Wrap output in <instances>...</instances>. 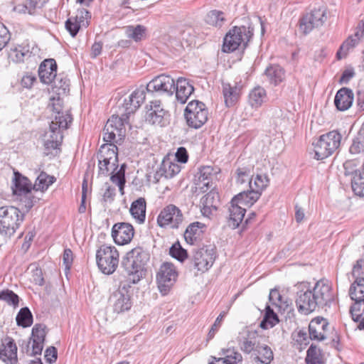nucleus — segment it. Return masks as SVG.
<instances>
[{
	"label": "nucleus",
	"mask_w": 364,
	"mask_h": 364,
	"mask_svg": "<svg viewBox=\"0 0 364 364\" xmlns=\"http://www.w3.org/2000/svg\"><path fill=\"white\" fill-rule=\"evenodd\" d=\"M296 288V306L305 315L328 305L333 299L331 285L327 280L318 281L312 288L309 283L302 282Z\"/></svg>",
	"instance_id": "f257e3e1"
},
{
	"label": "nucleus",
	"mask_w": 364,
	"mask_h": 364,
	"mask_svg": "<svg viewBox=\"0 0 364 364\" xmlns=\"http://www.w3.org/2000/svg\"><path fill=\"white\" fill-rule=\"evenodd\" d=\"M72 117L68 112L65 114L55 115L54 119L50 124V138L44 144V156L55 157L60 153L59 146L63 141L61 129H66Z\"/></svg>",
	"instance_id": "f03ea898"
},
{
	"label": "nucleus",
	"mask_w": 364,
	"mask_h": 364,
	"mask_svg": "<svg viewBox=\"0 0 364 364\" xmlns=\"http://www.w3.org/2000/svg\"><path fill=\"white\" fill-rule=\"evenodd\" d=\"M149 259V254L141 247L134 248L127 254L122 266L133 283L138 282L145 276V266Z\"/></svg>",
	"instance_id": "7ed1b4c3"
},
{
	"label": "nucleus",
	"mask_w": 364,
	"mask_h": 364,
	"mask_svg": "<svg viewBox=\"0 0 364 364\" xmlns=\"http://www.w3.org/2000/svg\"><path fill=\"white\" fill-rule=\"evenodd\" d=\"M254 28L251 23L247 26H234L225 35L222 50L224 53H231L240 46L246 48L248 43L253 36Z\"/></svg>",
	"instance_id": "20e7f679"
},
{
	"label": "nucleus",
	"mask_w": 364,
	"mask_h": 364,
	"mask_svg": "<svg viewBox=\"0 0 364 364\" xmlns=\"http://www.w3.org/2000/svg\"><path fill=\"white\" fill-rule=\"evenodd\" d=\"M129 117L126 114H122L121 117L112 114L103 129L104 141L118 142L122 140L126 134L125 125L129 124Z\"/></svg>",
	"instance_id": "39448f33"
},
{
	"label": "nucleus",
	"mask_w": 364,
	"mask_h": 364,
	"mask_svg": "<svg viewBox=\"0 0 364 364\" xmlns=\"http://www.w3.org/2000/svg\"><path fill=\"white\" fill-rule=\"evenodd\" d=\"M119 252L113 246L103 245L97 250V266L105 274H111L115 272L119 264Z\"/></svg>",
	"instance_id": "423d86ee"
},
{
	"label": "nucleus",
	"mask_w": 364,
	"mask_h": 364,
	"mask_svg": "<svg viewBox=\"0 0 364 364\" xmlns=\"http://www.w3.org/2000/svg\"><path fill=\"white\" fill-rule=\"evenodd\" d=\"M23 215L14 206L0 208V233L13 235L23 221Z\"/></svg>",
	"instance_id": "0eeeda50"
},
{
	"label": "nucleus",
	"mask_w": 364,
	"mask_h": 364,
	"mask_svg": "<svg viewBox=\"0 0 364 364\" xmlns=\"http://www.w3.org/2000/svg\"><path fill=\"white\" fill-rule=\"evenodd\" d=\"M341 135L337 131H331L319 137L314 146L316 159H326L340 146Z\"/></svg>",
	"instance_id": "6e6552de"
},
{
	"label": "nucleus",
	"mask_w": 364,
	"mask_h": 364,
	"mask_svg": "<svg viewBox=\"0 0 364 364\" xmlns=\"http://www.w3.org/2000/svg\"><path fill=\"white\" fill-rule=\"evenodd\" d=\"M184 116L190 127L199 129L207 122L208 112L203 102L193 100L186 106Z\"/></svg>",
	"instance_id": "1a4fd4ad"
},
{
	"label": "nucleus",
	"mask_w": 364,
	"mask_h": 364,
	"mask_svg": "<svg viewBox=\"0 0 364 364\" xmlns=\"http://www.w3.org/2000/svg\"><path fill=\"white\" fill-rule=\"evenodd\" d=\"M327 9L325 6H320L312 9L310 12L303 15L299 19V30L304 34H309L313 29L319 28L327 20Z\"/></svg>",
	"instance_id": "9d476101"
},
{
	"label": "nucleus",
	"mask_w": 364,
	"mask_h": 364,
	"mask_svg": "<svg viewBox=\"0 0 364 364\" xmlns=\"http://www.w3.org/2000/svg\"><path fill=\"white\" fill-rule=\"evenodd\" d=\"M183 219L181 210L177 206L170 204L161 210L157 223L161 228L177 229L183 223Z\"/></svg>",
	"instance_id": "9b49d317"
},
{
	"label": "nucleus",
	"mask_w": 364,
	"mask_h": 364,
	"mask_svg": "<svg viewBox=\"0 0 364 364\" xmlns=\"http://www.w3.org/2000/svg\"><path fill=\"white\" fill-rule=\"evenodd\" d=\"M215 258V247L213 245H207L193 252L192 262L198 272H205L213 266Z\"/></svg>",
	"instance_id": "f8f14e48"
},
{
	"label": "nucleus",
	"mask_w": 364,
	"mask_h": 364,
	"mask_svg": "<svg viewBox=\"0 0 364 364\" xmlns=\"http://www.w3.org/2000/svg\"><path fill=\"white\" fill-rule=\"evenodd\" d=\"M146 112L145 120L150 124L165 127L168 123V114L162 106L159 100L151 101L149 105L146 106Z\"/></svg>",
	"instance_id": "ddd939ff"
},
{
	"label": "nucleus",
	"mask_w": 364,
	"mask_h": 364,
	"mask_svg": "<svg viewBox=\"0 0 364 364\" xmlns=\"http://www.w3.org/2000/svg\"><path fill=\"white\" fill-rule=\"evenodd\" d=\"M178 274L173 264L164 262L160 267L156 275L158 287L163 294H166L176 280Z\"/></svg>",
	"instance_id": "4468645a"
},
{
	"label": "nucleus",
	"mask_w": 364,
	"mask_h": 364,
	"mask_svg": "<svg viewBox=\"0 0 364 364\" xmlns=\"http://www.w3.org/2000/svg\"><path fill=\"white\" fill-rule=\"evenodd\" d=\"M145 89L149 93H166L168 95H172L175 92V81L169 75H160L152 79Z\"/></svg>",
	"instance_id": "2eb2a0df"
},
{
	"label": "nucleus",
	"mask_w": 364,
	"mask_h": 364,
	"mask_svg": "<svg viewBox=\"0 0 364 364\" xmlns=\"http://www.w3.org/2000/svg\"><path fill=\"white\" fill-rule=\"evenodd\" d=\"M109 302L114 311L118 314L129 310L132 306L130 296L124 287L119 288L112 294Z\"/></svg>",
	"instance_id": "dca6fc26"
},
{
	"label": "nucleus",
	"mask_w": 364,
	"mask_h": 364,
	"mask_svg": "<svg viewBox=\"0 0 364 364\" xmlns=\"http://www.w3.org/2000/svg\"><path fill=\"white\" fill-rule=\"evenodd\" d=\"M134 235V228L129 223H116L112 227V236L118 245H123L129 243L133 238Z\"/></svg>",
	"instance_id": "f3484780"
},
{
	"label": "nucleus",
	"mask_w": 364,
	"mask_h": 364,
	"mask_svg": "<svg viewBox=\"0 0 364 364\" xmlns=\"http://www.w3.org/2000/svg\"><path fill=\"white\" fill-rule=\"evenodd\" d=\"M46 326L43 324H36L31 333L29 344H31V355H41L43 348L44 341L46 338Z\"/></svg>",
	"instance_id": "a211bd4d"
},
{
	"label": "nucleus",
	"mask_w": 364,
	"mask_h": 364,
	"mask_svg": "<svg viewBox=\"0 0 364 364\" xmlns=\"http://www.w3.org/2000/svg\"><path fill=\"white\" fill-rule=\"evenodd\" d=\"M146 89L140 87L135 90L128 98L124 100L123 106L125 109V114L129 117V114L134 113L144 102L146 97Z\"/></svg>",
	"instance_id": "6ab92c4d"
},
{
	"label": "nucleus",
	"mask_w": 364,
	"mask_h": 364,
	"mask_svg": "<svg viewBox=\"0 0 364 364\" xmlns=\"http://www.w3.org/2000/svg\"><path fill=\"white\" fill-rule=\"evenodd\" d=\"M11 189L14 195L29 198L32 184L26 177L17 171H14Z\"/></svg>",
	"instance_id": "aec40b11"
},
{
	"label": "nucleus",
	"mask_w": 364,
	"mask_h": 364,
	"mask_svg": "<svg viewBox=\"0 0 364 364\" xmlns=\"http://www.w3.org/2000/svg\"><path fill=\"white\" fill-rule=\"evenodd\" d=\"M0 359L8 364L17 363V347L14 340L6 338L0 345Z\"/></svg>",
	"instance_id": "412c9836"
},
{
	"label": "nucleus",
	"mask_w": 364,
	"mask_h": 364,
	"mask_svg": "<svg viewBox=\"0 0 364 364\" xmlns=\"http://www.w3.org/2000/svg\"><path fill=\"white\" fill-rule=\"evenodd\" d=\"M328 323L323 318L317 317L309 325V337L311 340L323 341L326 338Z\"/></svg>",
	"instance_id": "4be33fe9"
},
{
	"label": "nucleus",
	"mask_w": 364,
	"mask_h": 364,
	"mask_svg": "<svg viewBox=\"0 0 364 364\" xmlns=\"http://www.w3.org/2000/svg\"><path fill=\"white\" fill-rule=\"evenodd\" d=\"M57 75V64L54 59L44 60L38 68V75L41 81L44 84H50Z\"/></svg>",
	"instance_id": "5701e85b"
},
{
	"label": "nucleus",
	"mask_w": 364,
	"mask_h": 364,
	"mask_svg": "<svg viewBox=\"0 0 364 364\" xmlns=\"http://www.w3.org/2000/svg\"><path fill=\"white\" fill-rule=\"evenodd\" d=\"M223 95L225 106L232 107L237 102L241 94V87L237 82L233 85L230 82H222Z\"/></svg>",
	"instance_id": "b1692460"
},
{
	"label": "nucleus",
	"mask_w": 364,
	"mask_h": 364,
	"mask_svg": "<svg viewBox=\"0 0 364 364\" xmlns=\"http://www.w3.org/2000/svg\"><path fill=\"white\" fill-rule=\"evenodd\" d=\"M262 336L256 331H248L246 336L239 341L240 348L247 354L256 352V350L262 344Z\"/></svg>",
	"instance_id": "393cba45"
},
{
	"label": "nucleus",
	"mask_w": 364,
	"mask_h": 364,
	"mask_svg": "<svg viewBox=\"0 0 364 364\" xmlns=\"http://www.w3.org/2000/svg\"><path fill=\"white\" fill-rule=\"evenodd\" d=\"M353 97L352 90L348 87H342L337 92L335 96V106L340 111L347 110L353 104Z\"/></svg>",
	"instance_id": "a878e982"
},
{
	"label": "nucleus",
	"mask_w": 364,
	"mask_h": 364,
	"mask_svg": "<svg viewBox=\"0 0 364 364\" xmlns=\"http://www.w3.org/2000/svg\"><path fill=\"white\" fill-rule=\"evenodd\" d=\"M193 91V86L186 78L179 77L175 82L176 97L177 100L182 104L186 102Z\"/></svg>",
	"instance_id": "bb28decb"
},
{
	"label": "nucleus",
	"mask_w": 364,
	"mask_h": 364,
	"mask_svg": "<svg viewBox=\"0 0 364 364\" xmlns=\"http://www.w3.org/2000/svg\"><path fill=\"white\" fill-rule=\"evenodd\" d=\"M188 161H161L157 173L165 178H172L178 174L181 169L180 164H186Z\"/></svg>",
	"instance_id": "cd10ccee"
},
{
	"label": "nucleus",
	"mask_w": 364,
	"mask_h": 364,
	"mask_svg": "<svg viewBox=\"0 0 364 364\" xmlns=\"http://www.w3.org/2000/svg\"><path fill=\"white\" fill-rule=\"evenodd\" d=\"M218 204V195L215 191H210L200 201L201 213L203 215L208 216L212 214L213 210L217 209Z\"/></svg>",
	"instance_id": "c85d7f7f"
},
{
	"label": "nucleus",
	"mask_w": 364,
	"mask_h": 364,
	"mask_svg": "<svg viewBox=\"0 0 364 364\" xmlns=\"http://www.w3.org/2000/svg\"><path fill=\"white\" fill-rule=\"evenodd\" d=\"M245 208L231 200L229 208L228 225L233 229L237 228L242 223L245 217Z\"/></svg>",
	"instance_id": "c756f323"
},
{
	"label": "nucleus",
	"mask_w": 364,
	"mask_h": 364,
	"mask_svg": "<svg viewBox=\"0 0 364 364\" xmlns=\"http://www.w3.org/2000/svg\"><path fill=\"white\" fill-rule=\"evenodd\" d=\"M146 200L144 198H139L132 203L129 212L139 224H143L146 219Z\"/></svg>",
	"instance_id": "7c9ffc66"
},
{
	"label": "nucleus",
	"mask_w": 364,
	"mask_h": 364,
	"mask_svg": "<svg viewBox=\"0 0 364 364\" xmlns=\"http://www.w3.org/2000/svg\"><path fill=\"white\" fill-rule=\"evenodd\" d=\"M205 225L199 222L190 224L184 232V238L187 243L193 245L201 237Z\"/></svg>",
	"instance_id": "2f4dec72"
},
{
	"label": "nucleus",
	"mask_w": 364,
	"mask_h": 364,
	"mask_svg": "<svg viewBox=\"0 0 364 364\" xmlns=\"http://www.w3.org/2000/svg\"><path fill=\"white\" fill-rule=\"evenodd\" d=\"M354 302L350 307V314L353 320L360 321L358 328L364 330V300H353Z\"/></svg>",
	"instance_id": "473e14b6"
},
{
	"label": "nucleus",
	"mask_w": 364,
	"mask_h": 364,
	"mask_svg": "<svg viewBox=\"0 0 364 364\" xmlns=\"http://www.w3.org/2000/svg\"><path fill=\"white\" fill-rule=\"evenodd\" d=\"M259 193L250 189L247 191H243L235 196L232 200L234 203L250 207L260 198Z\"/></svg>",
	"instance_id": "72a5a7b5"
},
{
	"label": "nucleus",
	"mask_w": 364,
	"mask_h": 364,
	"mask_svg": "<svg viewBox=\"0 0 364 364\" xmlns=\"http://www.w3.org/2000/svg\"><path fill=\"white\" fill-rule=\"evenodd\" d=\"M31 54L28 45H18L14 48H11L9 57L13 62L20 63L31 58Z\"/></svg>",
	"instance_id": "f704fd0d"
},
{
	"label": "nucleus",
	"mask_w": 364,
	"mask_h": 364,
	"mask_svg": "<svg viewBox=\"0 0 364 364\" xmlns=\"http://www.w3.org/2000/svg\"><path fill=\"white\" fill-rule=\"evenodd\" d=\"M52 90L57 95H66L69 92L70 80L63 74L56 75L52 80Z\"/></svg>",
	"instance_id": "c9c22d12"
},
{
	"label": "nucleus",
	"mask_w": 364,
	"mask_h": 364,
	"mask_svg": "<svg viewBox=\"0 0 364 364\" xmlns=\"http://www.w3.org/2000/svg\"><path fill=\"white\" fill-rule=\"evenodd\" d=\"M126 36L135 42L144 39L147 34V28L143 25H130L124 27Z\"/></svg>",
	"instance_id": "e433bc0d"
},
{
	"label": "nucleus",
	"mask_w": 364,
	"mask_h": 364,
	"mask_svg": "<svg viewBox=\"0 0 364 364\" xmlns=\"http://www.w3.org/2000/svg\"><path fill=\"white\" fill-rule=\"evenodd\" d=\"M265 75L271 84L277 85L285 78L284 70L277 65L268 67L265 70Z\"/></svg>",
	"instance_id": "4c0bfd02"
},
{
	"label": "nucleus",
	"mask_w": 364,
	"mask_h": 364,
	"mask_svg": "<svg viewBox=\"0 0 364 364\" xmlns=\"http://www.w3.org/2000/svg\"><path fill=\"white\" fill-rule=\"evenodd\" d=\"M127 168V165L125 164H122L120 166V168H118L117 166L112 171V176L110 177L111 181L116 183L119 187V191L120 194L122 196L124 194V185H125V169Z\"/></svg>",
	"instance_id": "58836bf2"
},
{
	"label": "nucleus",
	"mask_w": 364,
	"mask_h": 364,
	"mask_svg": "<svg viewBox=\"0 0 364 364\" xmlns=\"http://www.w3.org/2000/svg\"><path fill=\"white\" fill-rule=\"evenodd\" d=\"M254 354L256 355L255 360L262 364H269L274 359L272 349L264 343H262Z\"/></svg>",
	"instance_id": "ea45409f"
},
{
	"label": "nucleus",
	"mask_w": 364,
	"mask_h": 364,
	"mask_svg": "<svg viewBox=\"0 0 364 364\" xmlns=\"http://www.w3.org/2000/svg\"><path fill=\"white\" fill-rule=\"evenodd\" d=\"M269 183V179L265 174H257L249 181L250 188L259 192L260 196Z\"/></svg>",
	"instance_id": "a19ab883"
},
{
	"label": "nucleus",
	"mask_w": 364,
	"mask_h": 364,
	"mask_svg": "<svg viewBox=\"0 0 364 364\" xmlns=\"http://www.w3.org/2000/svg\"><path fill=\"white\" fill-rule=\"evenodd\" d=\"M267 94L262 87H256L249 94V102L252 107H259L265 101Z\"/></svg>",
	"instance_id": "79ce46f5"
},
{
	"label": "nucleus",
	"mask_w": 364,
	"mask_h": 364,
	"mask_svg": "<svg viewBox=\"0 0 364 364\" xmlns=\"http://www.w3.org/2000/svg\"><path fill=\"white\" fill-rule=\"evenodd\" d=\"M99 159H118V148L113 144H102L97 154Z\"/></svg>",
	"instance_id": "37998d69"
},
{
	"label": "nucleus",
	"mask_w": 364,
	"mask_h": 364,
	"mask_svg": "<svg viewBox=\"0 0 364 364\" xmlns=\"http://www.w3.org/2000/svg\"><path fill=\"white\" fill-rule=\"evenodd\" d=\"M55 181V178L48 175L45 172H41L37 177L33 188L37 191L44 192L48 187Z\"/></svg>",
	"instance_id": "c03bdc74"
},
{
	"label": "nucleus",
	"mask_w": 364,
	"mask_h": 364,
	"mask_svg": "<svg viewBox=\"0 0 364 364\" xmlns=\"http://www.w3.org/2000/svg\"><path fill=\"white\" fill-rule=\"evenodd\" d=\"M348 294L351 300H364V277L356 278L350 285Z\"/></svg>",
	"instance_id": "a18cd8bd"
},
{
	"label": "nucleus",
	"mask_w": 364,
	"mask_h": 364,
	"mask_svg": "<svg viewBox=\"0 0 364 364\" xmlns=\"http://www.w3.org/2000/svg\"><path fill=\"white\" fill-rule=\"evenodd\" d=\"M205 21L208 25L221 27L225 21V14L219 10H211L205 16Z\"/></svg>",
	"instance_id": "49530a36"
},
{
	"label": "nucleus",
	"mask_w": 364,
	"mask_h": 364,
	"mask_svg": "<svg viewBox=\"0 0 364 364\" xmlns=\"http://www.w3.org/2000/svg\"><path fill=\"white\" fill-rule=\"evenodd\" d=\"M242 360V355L238 352H232L224 358H213L210 364H237Z\"/></svg>",
	"instance_id": "de8ad7c7"
},
{
	"label": "nucleus",
	"mask_w": 364,
	"mask_h": 364,
	"mask_svg": "<svg viewBox=\"0 0 364 364\" xmlns=\"http://www.w3.org/2000/svg\"><path fill=\"white\" fill-rule=\"evenodd\" d=\"M305 361L306 364H323L321 350L312 344L307 350Z\"/></svg>",
	"instance_id": "09e8293b"
},
{
	"label": "nucleus",
	"mask_w": 364,
	"mask_h": 364,
	"mask_svg": "<svg viewBox=\"0 0 364 364\" xmlns=\"http://www.w3.org/2000/svg\"><path fill=\"white\" fill-rule=\"evenodd\" d=\"M16 320L18 326L23 328L31 326L33 323V316L28 308H22L18 313Z\"/></svg>",
	"instance_id": "8fccbe9b"
},
{
	"label": "nucleus",
	"mask_w": 364,
	"mask_h": 364,
	"mask_svg": "<svg viewBox=\"0 0 364 364\" xmlns=\"http://www.w3.org/2000/svg\"><path fill=\"white\" fill-rule=\"evenodd\" d=\"M279 322L277 314L271 308L267 306L266 307V313L263 321L260 323V327L264 329L272 328Z\"/></svg>",
	"instance_id": "3c124183"
},
{
	"label": "nucleus",
	"mask_w": 364,
	"mask_h": 364,
	"mask_svg": "<svg viewBox=\"0 0 364 364\" xmlns=\"http://www.w3.org/2000/svg\"><path fill=\"white\" fill-rule=\"evenodd\" d=\"M212 184L209 179L194 177L193 191L196 194H200L207 192L211 188Z\"/></svg>",
	"instance_id": "603ef678"
},
{
	"label": "nucleus",
	"mask_w": 364,
	"mask_h": 364,
	"mask_svg": "<svg viewBox=\"0 0 364 364\" xmlns=\"http://www.w3.org/2000/svg\"><path fill=\"white\" fill-rule=\"evenodd\" d=\"M358 43V40L356 38H353V37H348L340 46L339 50L336 53V57L338 60H341L345 58L348 50L355 47Z\"/></svg>",
	"instance_id": "864d4df0"
},
{
	"label": "nucleus",
	"mask_w": 364,
	"mask_h": 364,
	"mask_svg": "<svg viewBox=\"0 0 364 364\" xmlns=\"http://www.w3.org/2000/svg\"><path fill=\"white\" fill-rule=\"evenodd\" d=\"M220 171V169L217 166H205L200 168L199 171L195 175V177L206 178L210 181L211 176L218 174Z\"/></svg>",
	"instance_id": "5fc2aeb1"
},
{
	"label": "nucleus",
	"mask_w": 364,
	"mask_h": 364,
	"mask_svg": "<svg viewBox=\"0 0 364 364\" xmlns=\"http://www.w3.org/2000/svg\"><path fill=\"white\" fill-rule=\"evenodd\" d=\"M269 299L272 305L279 309L285 308L286 306H288L287 302L283 301L282 295L280 294L279 291L276 289H272L270 291Z\"/></svg>",
	"instance_id": "6e6d98bb"
},
{
	"label": "nucleus",
	"mask_w": 364,
	"mask_h": 364,
	"mask_svg": "<svg viewBox=\"0 0 364 364\" xmlns=\"http://www.w3.org/2000/svg\"><path fill=\"white\" fill-rule=\"evenodd\" d=\"M169 252L173 257L181 262L188 257L187 251L181 246L179 242L174 243L170 248Z\"/></svg>",
	"instance_id": "4d7b16f0"
},
{
	"label": "nucleus",
	"mask_w": 364,
	"mask_h": 364,
	"mask_svg": "<svg viewBox=\"0 0 364 364\" xmlns=\"http://www.w3.org/2000/svg\"><path fill=\"white\" fill-rule=\"evenodd\" d=\"M66 30L70 33L72 37H75L81 27L80 22H78L77 18L70 17L65 24Z\"/></svg>",
	"instance_id": "13d9d810"
},
{
	"label": "nucleus",
	"mask_w": 364,
	"mask_h": 364,
	"mask_svg": "<svg viewBox=\"0 0 364 364\" xmlns=\"http://www.w3.org/2000/svg\"><path fill=\"white\" fill-rule=\"evenodd\" d=\"M294 341L300 345V348L306 346L309 343L310 337L304 330H299L293 334Z\"/></svg>",
	"instance_id": "bf43d9fd"
},
{
	"label": "nucleus",
	"mask_w": 364,
	"mask_h": 364,
	"mask_svg": "<svg viewBox=\"0 0 364 364\" xmlns=\"http://www.w3.org/2000/svg\"><path fill=\"white\" fill-rule=\"evenodd\" d=\"M99 168L102 174H111L112 171L117 166V168H119L118 161H112L111 163L110 161H99Z\"/></svg>",
	"instance_id": "052dcab7"
},
{
	"label": "nucleus",
	"mask_w": 364,
	"mask_h": 364,
	"mask_svg": "<svg viewBox=\"0 0 364 364\" xmlns=\"http://www.w3.org/2000/svg\"><path fill=\"white\" fill-rule=\"evenodd\" d=\"M0 299L5 301L9 304H12L14 306L18 304V296L12 291L6 290L0 293Z\"/></svg>",
	"instance_id": "680f3d73"
},
{
	"label": "nucleus",
	"mask_w": 364,
	"mask_h": 364,
	"mask_svg": "<svg viewBox=\"0 0 364 364\" xmlns=\"http://www.w3.org/2000/svg\"><path fill=\"white\" fill-rule=\"evenodd\" d=\"M172 156H174L175 159H188V151L183 146L178 147L176 151H169L163 159H170Z\"/></svg>",
	"instance_id": "e2e57ef3"
},
{
	"label": "nucleus",
	"mask_w": 364,
	"mask_h": 364,
	"mask_svg": "<svg viewBox=\"0 0 364 364\" xmlns=\"http://www.w3.org/2000/svg\"><path fill=\"white\" fill-rule=\"evenodd\" d=\"M237 182L243 183L249 180L251 168L248 167H239L237 171Z\"/></svg>",
	"instance_id": "0e129e2a"
},
{
	"label": "nucleus",
	"mask_w": 364,
	"mask_h": 364,
	"mask_svg": "<svg viewBox=\"0 0 364 364\" xmlns=\"http://www.w3.org/2000/svg\"><path fill=\"white\" fill-rule=\"evenodd\" d=\"M50 101L52 109L55 112V115L65 114L63 112V100L60 97V95H58L56 98L52 97Z\"/></svg>",
	"instance_id": "69168bd1"
},
{
	"label": "nucleus",
	"mask_w": 364,
	"mask_h": 364,
	"mask_svg": "<svg viewBox=\"0 0 364 364\" xmlns=\"http://www.w3.org/2000/svg\"><path fill=\"white\" fill-rule=\"evenodd\" d=\"M343 166L346 175L353 174L354 176L356 172L361 170V167L360 168H357L358 164H356V161H345Z\"/></svg>",
	"instance_id": "338daca9"
},
{
	"label": "nucleus",
	"mask_w": 364,
	"mask_h": 364,
	"mask_svg": "<svg viewBox=\"0 0 364 364\" xmlns=\"http://www.w3.org/2000/svg\"><path fill=\"white\" fill-rule=\"evenodd\" d=\"M77 12L78 14L75 18H77L81 26L87 27L88 26L87 19L91 18L90 13L85 9H79Z\"/></svg>",
	"instance_id": "774afa93"
}]
</instances>
